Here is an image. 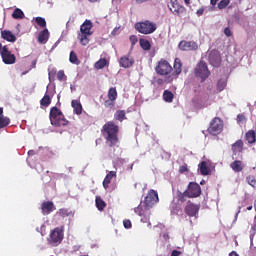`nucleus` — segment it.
<instances>
[{
    "label": "nucleus",
    "instance_id": "35",
    "mask_svg": "<svg viewBox=\"0 0 256 256\" xmlns=\"http://www.w3.org/2000/svg\"><path fill=\"white\" fill-rule=\"evenodd\" d=\"M107 66V59L106 58H101L100 60H98L95 64L94 67L95 69H105V67Z\"/></svg>",
    "mask_w": 256,
    "mask_h": 256
},
{
    "label": "nucleus",
    "instance_id": "12",
    "mask_svg": "<svg viewBox=\"0 0 256 256\" xmlns=\"http://www.w3.org/2000/svg\"><path fill=\"white\" fill-rule=\"evenodd\" d=\"M199 209H201L199 204H194L193 202L188 201L184 211L188 217H197V215H199Z\"/></svg>",
    "mask_w": 256,
    "mask_h": 256
},
{
    "label": "nucleus",
    "instance_id": "5",
    "mask_svg": "<svg viewBox=\"0 0 256 256\" xmlns=\"http://www.w3.org/2000/svg\"><path fill=\"white\" fill-rule=\"evenodd\" d=\"M135 29L138 33H142V35H151V33L157 31V24L149 20L137 22L135 24Z\"/></svg>",
    "mask_w": 256,
    "mask_h": 256
},
{
    "label": "nucleus",
    "instance_id": "24",
    "mask_svg": "<svg viewBox=\"0 0 256 256\" xmlns=\"http://www.w3.org/2000/svg\"><path fill=\"white\" fill-rule=\"evenodd\" d=\"M113 177H117V172L116 171H110L106 177L103 180V187L104 189H107L109 187V184L111 183V180Z\"/></svg>",
    "mask_w": 256,
    "mask_h": 256
},
{
    "label": "nucleus",
    "instance_id": "1",
    "mask_svg": "<svg viewBox=\"0 0 256 256\" xmlns=\"http://www.w3.org/2000/svg\"><path fill=\"white\" fill-rule=\"evenodd\" d=\"M159 202V194L155 190H150L145 197L144 204L145 206H137L134 208V213L139 215L141 218L142 223H149V219L151 217V207L155 205V203Z\"/></svg>",
    "mask_w": 256,
    "mask_h": 256
},
{
    "label": "nucleus",
    "instance_id": "62",
    "mask_svg": "<svg viewBox=\"0 0 256 256\" xmlns=\"http://www.w3.org/2000/svg\"><path fill=\"white\" fill-rule=\"evenodd\" d=\"M32 65H33V67H35V65H37V60H34V61L32 62Z\"/></svg>",
    "mask_w": 256,
    "mask_h": 256
},
{
    "label": "nucleus",
    "instance_id": "61",
    "mask_svg": "<svg viewBox=\"0 0 256 256\" xmlns=\"http://www.w3.org/2000/svg\"><path fill=\"white\" fill-rule=\"evenodd\" d=\"M3 52V44L0 43V54Z\"/></svg>",
    "mask_w": 256,
    "mask_h": 256
},
{
    "label": "nucleus",
    "instance_id": "27",
    "mask_svg": "<svg viewBox=\"0 0 256 256\" xmlns=\"http://www.w3.org/2000/svg\"><path fill=\"white\" fill-rule=\"evenodd\" d=\"M71 106L74 109V113L76 115H81V113H83V106L79 100H72Z\"/></svg>",
    "mask_w": 256,
    "mask_h": 256
},
{
    "label": "nucleus",
    "instance_id": "16",
    "mask_svg": "<svg viewBox=\"0 0 256 256\" xmlns=\"http://www.w3.org/2000/svg\"><path fill=\"white\" fill-rule=\"evenodd\" d=\"M56 209L57 207H55L53 201H45L41 204L42 215H51Z\"/></svg>",
    "mask_w": 256,
    "mask_h": 256
},
{
    "label": "nucleus",
    "instance_id": "44",
    "mask_svg": "<svg viewBox=\"0 0 256 256\" xmlns=\"http://www.w3.org/2000/svg\"><path fill=\"white\" fill-rule=\"evenodd\" d=\"M246 181H247L248 184L251 185V187H255V185H256L255 176H248V177L246 178Z\"/></svg>",
    "mask_w": 256,
    "mask_h": 256
},
{
    "label": "nucleus",
    "instance_id": "51",
    "mask_svg": "<svg viewBox=\"0 0 256 256\" xmlns=\"http://www.w3.org/2000/svg\"><path fill=\"white\" fill-rule=\"evenodd\" d=\"M203 13H205V8H200L197 10L196 14L198 17H201V15H203Z\"/></svg>",
    "mask_w": 256,
    "mask_h": 256
},
{
    "label": "nucleus",
    "instance_id": "19",
    "mask_svg": "<svg viewBox=\"0 0 256 256\" xmlns=\"http://www.w3.org/2000/svg\"><path fill=\"white\" fill-rule=\"evenodd\" d=\"M1 37L4 39V41H8V43H15V41H17L15 34L9 30L1 31Z\"/></svg>",
    "mask_w": 256,
    "mask_h": 256
},
{
    "label": "nucleus",
    "instance_id": "25",
    "mask_svg": "<svg viewBox=\"0 0 256 256\" xmlns=\"http://www.w3.org/2000/svg\"><path fill=\"white\" fill-rule=\"evenodd\" d=\"M230 167L235 173H241V171H243L244 166L241 160H235L230 164Z\"/></svg>",
    "mask_w": 256,
    "mask_h": 256
},
{
    "label": "nucleus",
    "instance_id": "9",
    "mask_svg": "<svg viewBox=\"0 0 256 256\" xmlns=\"http://www.w3.org/2000/svg\"><path fill=\"white\" fill-rule=\"evenodd\" d=\"M188 199H197V197H201V186L197 182H190L185 190Z\"/></svg>",
    "mask_w": 256,
    "mask_h": 256
},
{
    "label": "nucleus",
    "instance_id": "38",
    "mask_svg": "<svg viewBox=\"0 0 256 256\" xmlns=\"http://www.w3.org/2000/svg\"><path fill=\"white\" fill-rule=\"evenodd\" d=\"M13 19H24L25 13H23V10L16 8L14 12L12 13Z\"/></svg>",
    "mask_w": 256,
    "mask_h": 256
},
{
    "label": "nucleus",
    "instance_id": "54",
    "mask_svg": "<svg viewBox=\"0 0 256 256\" xmlns=\"http://www.w3.org/2000/svg\"><path fill=\"white\" fill-rule=\"evenodd\" d=\"M33 155H35V150H29L28 151V156L33 157Z\"/></svg>",
    "mask_w": 256,
    "mask_h": 256
},
{
    "label": "nucleus",
    "instance_id": "17",
    "mask_svg": "<svg viewBox=\"0 0 256 256\" xmlns=\"http://www.w3.org/2000/svg\"><path fill=\"white\" fill-rule=\"evenodd\" d=\"M135 64V60L130 57V55L122 56L119 60L120 67H123V69H129L133 67Z\"/></svg>",
    "mask_w": 256,
    "mask_h": 256
},
{
    "label": "nucleus",
    "instance_id": "22",
    "mask_svg": "<svg viewBox=\"0 0 256 256\" xmlns=\"http://www.w3.org/2000/svg\"><path fill=\"white\" fill-rule=\"evenodd\" d=\"M231 150L233 151L234 155L243 153V140H237L234 144H232Z\"/></svg>",
    "mask_w": 256,
    "mask_h": 256
},
{
    "label": "nucleus",
    "instance_id": "60",
    "mask_svg": "<svg viewBox=\"0 0 256 256\" xmlns=\"http://www.w3.org/2000/svg\"><path fill=\"white\" fill-rule=\"evenodd\" d=\"M0 117H3V107H0Z\"/></svg>",
    "mask_w": 256,
    "mask_h": 256
},
{
    "label": "nucleus",
    "instance_id": "56",
    "mask_svg": "<svg viewBox=\"0 0 256 256\" xmlns=\"http://www.w3.org/2000/svg\"><path fill=\"white\" fill-rule=\"evenodd\" d=\"M228 256H239V255L235 251H232V252L229 253Z\"/></svg>",
    "mask_w": 256,
    "mask_h": 256
},
{
    "label": "nucleus",
    "instance_id": "41",
    "mask_svg": "<svg viewBox=\"0 0 256 256\" xmlns=\"http://www.w3.org/2000/svg\"><path fill=\"white\" fill-rule=\"evenodd\" d=\"M35 21L39 27L45 28L47 27V21L43 17H36Z\"/></svg>",
    "mask_w": 256,
    "mask_h": 256
},
{
    "label": "nucleus",
    "instance_id": "23",
    "mask_svg": "<svg viewBox=\"0 0 256 256\" xmlns=\"http://www.w3.org/2000/svg\"><path fill=\"white\" fill-rule=\"evenodd\" d=\"M92 34H85L83 32H78L77 39L80 41V44H82L84 47L86 45H89V37H91Z\"/></svg>",
    "mask_w": 256,
    "mask_h": 256
},
{
    "label": "nucleus",
    "instance_id": "21",
    "mask_svg": "<svg viewBox=\"0 0 256 256\" xmlns=\"http://www.w3.org/2000/svg\"><path fill=\"white\" fill-rule=\"evenodd\" d=\"M151 83L155 87H163V85H165V83H167V84L173 83V80H169V76H165V78H154V80H152Z\"/></svg>",
    "mask_w": 256,
    "mask_h": 256
},
{
    "label": "nucleus",
    "instance_id": "63",
    "mask_svg": "<svg viewBox=\"0 0 256 256\" xmlns=\"http://www.w3.org/2000/svg\"><path fill=\"white\" fill-rule=\"evenodd\" d=\"M253 209V206H248L247 211H251Z\"/></svg>",
    "mask_w": 256,
    "mask_h": 256
},
{
    "label": "nucleus",
    "instance_id": "8",
    "mask_svg": "<svg viewBox=\"0 0 256 256\" xmlns=\"http://www.w3.org/2000/svg\"><path fill=\"white\" fill-rule=\"evenodd\" d=\"M62 241H63V230L57 227L51 231L50 236L48 238V243L53 247H57V245H61Z\"/></svg>",
    "mask_w": 256,
    "mask_h": 256
},
{
    "label": "nucleus",
    "instance_id": "64",
    "mask_svg": "<svg viewBox=\"0 0 256 256\" xmlns=\"http://www.w3.org/2000/svg\"><path fill=\"white\" fill-rule=\"evenodd\" d=\"M200 185H205V180H202V181L200 182Z\"/></svg>",
    "mask_w": 256,
    "mask_h": 256
},
{
    "label": "nucleus",
    "instance_id": "39",
    "mask_svg": "<svg viewBox=\"0 0 256 256\" xmlns=\"http://www.w3.org/2000/svg\"><path fill=\"white\" fill-rule=\"evenodd\" d=\"M11 123V120L9 117L6 116H0V129H4V127H7Z\"/></svg>",
    "mask_w": 256,
    "mask_h": 256
},
{
    "label": "nucleus",
    "instance_id": "36",
    "mask_svg": "<svg viewBox=\"0 0 256 256\" xmlns=\"http://www.w3.org/2000/svg\"><path fill=\"white\" fill-rule=\"evenodd\" d=\"M108 99H111V101H117V88L111 87L108 90Z\"/></svg>",
    "mask_w": 256,
    "mask_h": 256
},
{
    "label": "nucleus",
    "instance_id": "34",
    "mask_svg": "<svg viewBox=\"0 0 256 256\" xmlns=\"http://www.w3.org/2000/svg\"><path fill=\"white\" fill-rule=\"evenodd\" d=\"M139 43L144 51H149L151 49V42H149V40L142 38L139 40Z\"/></svg>",
    "mask_w": 256,
    "mask_h": 256
},
{
    "label": "nucleus",
    "instance_id": "37",
    "mask_svg": "<svg viewBox=\"0 0 256 256\" xmlns=\"http://www.w3.org/2000/svg\"><path fill=\"white\" fill-rule=\"evenodd\" d=\"M225 87H227V80L220 79L217 82V93H221V91H225Z\"/></svg>",
    "mask_w": 256,
    "mask_h": 256
},
{
    "label": "nucleus",
    "instance_id": "57",
    "mask_svg": "<svg viewBox=\"0 0 256 256\" xmlns=\"http://www.w3.org/2000/svg\"><path fill=\"white\" fill-rule=\"evenodd\" d=\"M149 0H136V3H147Z\"/></svg>",
    "mask_w": 256,
    "mask_h": 256
},
{
    "label": "nucleus",
    "instance_id": "6",
    "mask_svg": "<svg viewBox=\"0 0 256 256\" xmlns=\"http://www.w3.org/2000/svg\"><path fill=\"white\" fill-rule=\"evenodd\" d=\"M194 75L198 79L201 80V83H203L205 80L209 79V75H211V72L209 71V68L207 67V63L203 60H201L194 69Z\"/></svg>",
    "mask_w": 256,
    "mask_h": 256
},
{
    "label": "nucleus",
    "instance_id": "11",
    "mask_svg": "<svg viewBox=\"0 0 256 256\" xmlns=\"http://www.w3.org/2000/svg\"><path fill=\"white\" fill-rule=\"evenodd\" d=\"M1 57L5 65H14L15 61H17L15 54H12L7 46H3Z\"/></svg>",
    "mask_w": 256,
    "mask_h": 256
},
{
    "label": "nucleus",
    "instance_id": "2",
    "mask_svg": "<svg viewBox=\"0 0 256 256\" xmlns=\"http://www.w3.org/2000/svg\"><path fill=\"white\" fill-rule=\"evenodd\" d=\"M102 137H104L108 147H115L119 143V125L114 121L106 122L101 129Z\"/></svg>",
    "mask_w": 256,
    "mask_h": 256
},
{
    "label": "nucleus",
    "instance_id": "26",
    "mask_svg": "<svg viewBox=\"0 0 256 256\" xmlns=\"http://www.w3.org/2000/svg\"><path fill=\"white\" fill-rule=\"evenodd\" d=\"M115 121H119L123 123V121L127 120V112L125 110H117L114 114Z\"/></svg>",
    "mask_w": 256,
    "mask_h": 256
},
{
    "label": "nucleus",
    "instance_id": "28",
    "mask_svg": "<svg viewBox=\"0 0 256 256\" xmlns=\"http://www.w3.org/2000/svg\"><path fill=\"white\" fill-rule=\"evenodd\" d=\"M199 169H200V173L201 175H209L211 173V168H209V166L207 165V162L202 161L199 164Z\"/></svg>",
    "mask_w": 256,
    "mask_h": 256
},
{
    "label": "nucleus",
    "instance_id": "40",
    "mask_svg": "<svg viewBox=\"0 0 256 256\" xmlns=\"http://www.w3.org/2000/svg\"><path fill=\"white\" fill-rule=\"evenodd\" d=\"M177 197H178V201L180 203H185V201H187V197H189V195L187 194V191L185 190L184 192H178Z\"/></svg>",
    "mask_w": 256,
    "mask_h": 256
},
{
    "label": "nucleus",
    "instance_id": "46",
    "mask_svg": "<svg viewBox=\"0 0 256 256\" xmlns=\"http://www.w3.org/2000/svg\"><path fill=\"white\" fill-rule=\"evenodd\" d=\"M123 226L125 229H131L133 227V224L131 223V220L125 219L123 220Z\"/></svg>",
    "mask_w": 256,
    "mask_h": 256
},
{
    "label": "nucleus",
    "instance_id": "20",
    "mask_svg": "<svg viewBox=\"0 0 256 256\" xmlns=\"http://www.w3.org/2000/svg\"><path fill=\"white\" fill-rule=\"evenodd\" d=\"M49 41V29L45 28L44 30L39 32L38 35V43L41 45H45Z\"/></svg>",
    "mask_w": 256,
    "mask_h": 256
},
{
    "label": "nucleus",
    "instance_id": "55",
    "mask_svg": "<svg viewBox=\"0 0 256 256\" xmlns=\"http://www.w3.org/2000/svg\"><path fill=\"white\" fill-rule=\"evenodd\" d=\"M218 1L219 0H210V3H211V5H213V7H215V5H217Z\"/></svg>",
    "mask_w": 256,
    "mask_h": 256
},
{
    "label": "nucleus",
    "instance_id": "29",
    "mask_svg": "<svg viewBox=\"0 0 256 256\" xmlns=\"http://www.w3.org/2000/svg\"><path fill=\"white\" fill-rule=\"evenodd\" d=\"M95 203L98 211H105V207H107V203L101 199L100 196H96Z\"/></svg>",
    "mask_w": 256,
    "mask_h": 256
},
{
    "label": "nucleus",
    "instance_id": "50",
    "mask_svg": "<svg viewBox=\"0 0 256 256\" xmlns=\"http://www.w3.org/2000/svg\"><path fill=\"white\" fill-rule=\"evenodd\" d=\"M237 121H238V123H243V121H245V115L239 114L237 116Z\"/></svg>",
    "mask_w": 256,
    "mask_h": 256
},
{
    "label": "nucleus",
    "instance_id": "13",
    "mask_svg": "<svg viewBox=\"0 0 256 256\" xmlns=\"http://www.w3.org/2000/svg\"><path fill=\"white\" fill-rule=\"evenodd\" d=\"M181 51H197L199 49V45L195 41H180L178 45Z\"/></svg>",
    "mask_w": 256,
    "mask_h": 256
},
{
    "label": "nucleus",
    "instance_id": "58",
    "mask_svg": "<svg viewBox=\"0 0 256 256\" xmlns=\"http://www.w3.org/2000/svg\"><path fill=\"white\" fill-rule=\"evenodd\" d=\"M184 3H185L186 5H191V0H184Z\"/></svg>",
    "mask_w": 256,
    "mask_h": 256
},
{
    "label": "nucleus",
    "instance_id": "52",
    "mask_svg": "<svg viewBox=\"0 0 256 256\" xmlns=\"http://www.w3.org/2000/svg\"><path fill=\"white\" fill-rule=\"evenodd\" d=\"M187 171H188L187 166H185V165L180 166L179 173H185Z\"/></svg>",
    "mask_w": 256,
    "mask_h": 256
},
{
    "label": "nucleus",
    "instance_id": "10",
    "mask_svg": "<svg viewBox=\"0 0 256 256\" xmlns=\"http://www.w3.org/2000/svg\"><path fill=\"white\" fill-rule=\"evenodd\" d=\"M183 72V62L179 58H175L173 63L172 72L168 78L169 81H175L179 79V76Z\"/></svg>",
    "mask_w": 256,
    "mask_h": 256
},
{
    "label": "nucleus",
    "instance_id": "4",
    "mask_svg": "<svg viewBox=\"0 0 256 256\" xmlns=\"http://www.w3.org/2000/svg\"><path fill=\"white\" fill-rule=\"evenodd\" d=\"M155 73L160 77H169L173 73V66L164 58H161L154 68Z\"/></svg>",
    "mask_w": 256,
    "mask_h": 256
},
{
    "label": "nucleus",
    "instance_id": "14",
    "mask_svg": "<svg viewBox=\"0 0 256 256\" xmlns=\"http://www.w3.org/2000/svg\"><path fill=\"white\" fill-rule=\"evenodd\" d=\"M170 11L173 13V15H176L177 17H181L183 13L187 11L185 7L181 6L177 0L171 2Z\"/></svg>",
    "mask_w": 256,
    "mask_h": 256
},
{
    "label": "nucleus",
    "instance_id": "15",
    "mask_svg": "<svg viewBox=\"0 0 256 256\" xmlns=\"http://www.w3.org/2000/svg\"><path fill=\"white\" fill-rule=\"evenodd\" d=\"M209 62L213 67H219L221 65V54L218 50H212L210 52Z\"/></svg>",
    "mask_w": 256,
    "mask_h": 256
},
{
    "label": "nucleus",
    "instance_id": "47",
    "mask_svg": "<svg viewBox=\"0 0 256 256\" xmlns=\"http://www.w3.org/2000/svg\"><path fill=\"white\" fill-rule=\"evenodd\" d=\"M57 79H58V81H63V79H65V71H63V70L58 71Z\"/></svg>",
    "mask_w": 256,
    "mask_h": 256
},
{
    "label": "nucleus",
    "instance_id": "33",
    "mask_svg": "<svg viewBox=\"0 0 256 256\" xmlns=\"http://www.w3.org/2000/svg\"><path fill=\"white\" fill-rule=\"evenodd\" d=\"M40 105L42 107H49V105H51V96L46 93L44 97L40 100Z\"/></svg>",
    "mask_w": 256,
    "mask_h": 256
},
{
    "label": "nucleus",
    "instance_id": "43",
    "mask_svg": "<svg viewBox=\"0 0 256 256\" xmlns=\"http://www.w3.org/2000/svg\"><path fill=\"white\" fill-rule=\"evenodd\" d=\"M229 3H231V0H221L219 3H218V9H225Z\"/></svg>",
    "mask_w": 256,
    "mask_h": 256
},
{
    "label": "nucleus",
    "instance_id": "45",
    "mask_svg": "<svg viewBox=\"0 0 256 256\" xmlns=\"http://www.w3.org/2000/svg\"><path fill=\"white\" fill-rule=\"evenodd\" d=\"M104 107H109L110 109H113L115 107V100L108 99L104 102Z\"/></svg>",
    "mask_w": 256,
    "mask_h": 256
},
{
    "label": "nucleus",
    "instance_id": "53",
    "mask_svg": "<svg viewBox=\"0 0 256 256\" xmlns=\"http://www.w3.org/2000/svg\"><path fill=\"white\" fill-rule=\"evenodd\" d=\"M179 255H181V251L179 250H173L171 253V256H179Z\"/></svg>",
    "mask_w": 256,
    "mask_h": 256
},
{
    "label": "nucleus",
    "instance_id": "31",
    "mask_svg": "<svg viewBox=\"0 0 256 256\" xmlns=\"http://www.w3.org/2000/svg\"><path fill=\"white\" fill-rule=\"evenodd\" d=\"M69 61L73 65H80L81 64V60H79V57H77V53H75V51L70 52Z\"/></svg>",
    "mask_w": 256,
    "mask_h": 256
},
{
    "label": "nucleus",
    "instance_id": "59",
    "mask_svg": "<svg viewBox=\"0 0 256 256\" xmlns=\"http://www.w3.org/2000/svg\"><path fill=\"white\" fill-rule=\"evenodd\" d=\"M163 238L167 241V239H169V234H164Z\"/></svg>",
    "mask_w": 256,
    "mask_h": 256
},
{
    "label": "nucleus",
    "instance_id": "3",
    "mask_svg": "<svg viewBox=\"0 0 256 256\" xmlns=\"http://www.w3.org/2000/svg\"><path fill=\"white\" fill-rule=\"evenodd\" d=\"M49 119L53 127H67L69 125V120L65 119V115L57 106L50 109Z\"/></svg>",
    "mask_w": 256,
    "mask_h": 256
},
{
    "label": "nucleus",
    "instance_id": "7",
    "mask_svg": "<svg viewBox=\"0 0 256 256\" xmlns=\"http://www.w3.org/2000/svg\"><path fill=\"white\" fill-rule=\"evenodd\" d=\"M223 121L219 117H215L210 121L209 127L207 128V132L209 135H213L216 137V135H221L223 133Z\"/></svg>",
    "mask_w": 256,
    "mask_h": 256
},
{
    "label": "nucleus",
    "instance_id": "42",
    "mask_svg": "<svg viewBox=\"0 0 256 256\" xmlns=\"http://www.w3.org/2000/svg\"><path fill=\"white\" fill-rule=\"evenodd\" d=\"M57 215H59L60 217H69V210L65 208H61L57 212Z\"/></svg>",
    "mask_w": 256,
    "mask_h": 256
},
{
    "label": "nucleus",
    "instance_id": "30",
    "mask_svg": "<svg viewBox=\"0 0 256 256\" xmlns=\"http://www.w3.org/2000/svg\"><path fill=\"white\" fill-rule=\"evenodd\" d=\"M163 99L166 103H173V99H175V95L173 94V92L169 90H165L163 92Z\"/></svg>",
    "mask_w": 256,
    "mask_h": 256
},
{
    "label": "nucleus",
    "instance_id": "18",
    "mask_svg": "<svg viewBox=\"0 0 256 256\" xmlns=\"http://www.w3.org/2000/svg\"><path fill=\"white\" fill-rule=\"evenodd\" d=\"M91 29H93V22H91V20H85L84 23L80 26V33L93 35Z\"/></svg>",
    "mask_w": 256,
    "mask_h": 256
},
{
    "label": "nucleus",
    "instance_id": "32",
    "mask_svg": "<svg viewBox=\"0 0 256 256\" xmlns=\"http://www.w3.org/2000/svg\"><path fill=\"white\" fill-rule=\"evenodd\" d=\"M246 141L250 144H253L256 142V134L253 130H249L246 133Z\"/></svg>",
    "mask_w": 256,
    "mask_h": 256
},
{
    "label": "nucleus",
    "instance_id": "49",
    "mask_svg": "<svg viewBox=\"0 0 256 256\" xmlns=\"http://www.w3.org/2000/svg\"><path fill=\"white\" fill-rule=\"evenodd\" d=\"M224 35H226V37H231V35H233V33L231 32V29H229V27L224 29Z\"/></svg>",
    "mask_w": 256,
    "mask_h": 256
},
{
    "label": "nucleus",
    "instance_id": "48",
    "mask_svg": "<svg viewBox=\"0 0 256 256\" xmlns=\"http://www.w3.org/2000/svg\"><path fill=\"white\" fill-rule=\"evenodd\" d=\"M137 41H138V39H137V36L136 35H131L130 36V42H131V45L133 46V45H136L137 44Z\"/></svg>",
    "mask_w": 256,
    "mask_h": 256
}]
</instances>
